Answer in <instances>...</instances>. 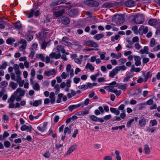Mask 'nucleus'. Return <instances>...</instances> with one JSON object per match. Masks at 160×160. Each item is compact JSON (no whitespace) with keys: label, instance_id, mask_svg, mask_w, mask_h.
<instances>
[{"label":"nucleus","instance_id":"1","mask_svg":"<svg viewBox=\"0 0 160 160\" xmlns=\"http://www.w3.org/2000/svg\"><path fill=\"white\" fill-rule=\"evenodd\" d=\"M16 96V101L19 102L21 100L22 97L25 94V91L22 90L20 88H18L17 89L16 91L14 93Z\"/></svg>","mask_w":160,"mask_h":160},{"label":"nucleus","instance_id":"2","mask_svg":"<svg viewBox=\"0 0 160 160\" xmlns=\"http://www.w3.org/2000/svg\"><path fill=\"white\" fill-rule=\"evenodd\" d=\"M113 20L117 24H121L124 21V18L122 15H115L114 17L113 18Z\"/></svg>","mask_w":160,"mask_h":160},{"label":"nucleus","instance_id":"3","mask_svg":"<svg viewBox=\"0 0 160 160\" xmlns=\"http://www.w3.org/2000/svg\"><path fill=\"white\" fill-rule=\"evenodd\" d=\"M134 22L137 24H141L144 21V17L142 14H138L135 15L133 19Z\"/></svg>","mask_w":160,"mask_h":160},{"label":"nucleus","instance_id":"4","mask_svg":"<svg viewBox=\"0 0 160 160\" xmlns=\"http://www.w3.org/2000/svg\"><path fill=\"white\" fill-rule=\"evenodd\" d=\"M47 32L45 31H42L37 35V37L38 39L42 41H45V39L47 36Z\"/></svg>","mask_w":160,"mask_h":160},{"label":"nucleus","instance_id":"5","mask_svg":"<svg viewBox=\"0 0 160 160\" xmlns=\"http://www.w3.org/2000/svg\"><path fill=\"white\" fill-rule=\"evenodd\" d=\"M84 43V45L94 48L98 47V44L96 42L92 40H85Z\"/></svg>","mask_w":160,"mask_h":160},{"label":"nucleus","instance_id":"6","mask_svg":"<svg viewBox=\"0 0 160 160\" xmlns=\"http://www.w3.org/2000/svg\"><path fill=\"white\" fill-rule=\"evenodd\" d=\"M69 39V38L67 37H63L62 38V39L60 41V42L62 44L65 46L68 47H71L72 46V44L71 42L68 41Z\"/></svg>","mask_w":160,"mask_h":160},{"label":"nucleus","instance_id":"7","mask_svg":"<svg viewBox=\"0 0 160 160\" xmlns=\"http://www.w3.org/2000/svg\"><path fill=\"white\" fill-rule=\"evenodd\" d=\"M80 106H81L82 108L84 107V104L83 103H81L76 105H70L68 107V109L69 110V111L72 112L74 109H77Z\"/></svg>","mask_w":160,"mask_h":160},{"label":"nucleus","instance_id":"8","mask_svg":"<svg viewBox=\"0 0 160 160\" xmlns=\"http://www.w3.org/2000/svg\"><path fill=\"white\" fill-rule=\"evenodd\" d=\"M22 45L19 47V50L21 51L24 50L26 47L27 45V42L25 39H22L19 42Z\"/></svg>","mask_w":160,"mask_h":160},{"label":"nucleus","instance_id":"9","mask_svg":"<svg viewBox=\"0 0 160 160\" xmlns=\"http://www.w3.org/2000/svg\"><path fill=\"white\" fill-rule=\"evenodd\" d=\"M148 30L147 27L141 26L139 29V33L140 35H142L143 33L146 34Z\"/></svg>","mask_w":160,"mask_h":160},{"label":"nucleus","instance_id":"10","mask_svg":"<svg viewBox=\"0 0 160 160\" xmlns=\"http://www.w3.org/2000/svg\"><path fill=\"white\" fill-rule=\"evenodd\" d=\"M56 73V71L55 69H53L51 70L46 71L44 72V75L48 77H50L55 75Z\"/></svg>","mask_w":160,"mask_h":160},{"label":"nucleus","instance_id":"11","mask_svg":"<svg viewBox=\"0 0 160 160\" xmlns=\"http://www.w3.org/2000/svg\"><path fill=\"white\" fill-rule=\"evenodd\" d=\"M142 75L144 78L143 81L144 82H147L148 79L149 77H150L152 76V74L151 72H143Z\"/></svg>","mask_w":160,"mask_h":160},{"label":"nucleus","instance_id":"12","mask_svg":"<svg viewBox=\"0 0 160 160\" xmlns=\"http://www.w3.org/2000/svg\"><path fill=\"white\" fill-rule=\"evenodd\" d=\"M99 4L98 2L93 0H89L87 2V5L92 7H97L98 6Z\"/></svg>","mask_w":160,"mask_h":160},{"label":"nucleus","instance_id":"13","mask_svg":"<svg viewBox=\"0 0 160 160\" xmlns=\"http://www.w3.org/2000/svg\"><path fill=\"white\" fill-rule=\"evenodd\" d=\"M32 127L30 125L27 126L25 125H23L21 127L20 129L22 131L26 130L28 132H30L32 130Z\"/></svg>","mask_w":160,"mask_h":160},{"label":"nucleus","instance_id":"14","mask_svg":"<svg viewBox=\"0 0 160 160\" xmlns=\"http://www.w3.org/2000/svg\"><path fill=\"white\" fill-rule=\"evenodd\" d=\"M135 64L136 66H139L141 65V58L140 56H134Z\"/></svg>","mask_w":160,"mask_h":160},{"label":"nucleus","instance_id":"15","mask_svg":"<svg viewBox=\"0 0 160 160\" xmlns=\"http://www.w3.org/2000/svg\"><path fill=\"white\" fill-rule=\"evenodd\" d=\"M63 24L65 25L68 24L70 22V20L68 18L66 17H62L59 20Z\"/></svg>","mask_w":160,"mask_h":160},{"label":"nucleus","instance_id":"16","mask_svg":"<svg viewBox=\"0 0 160 160\" xmlns=\"http://www.w3.org/2000/svg\"><path fill=\"white\" fill-rule=\"evenodd\" d=\"M77 147V145H72L70 146L66 154L67 155H68L70 154L72 152H73V151L76 149Z\"/></svg>","mask_w":160,"mask_h":160},{"label":"nucleus","instance_id":"17","mask_svg":"<svg viewBox=\"0 0 160 160\" xmlns=\"http://www.w3.org/2000/svg\"><path fill=\"white\" fill-rule=\"evenodd\" d=\"M47 124V122H44L42 127H41L40 126H38L37 128V129L41 132H43L46 129Z\"/></svg>","mask_w":160,"mask_h":160},{"label":"nucleus","instance_id":"18","mask_svg":"<svg viewBox=\"0 0 160 160\" xmlns=\"http://www.w3.org/2000/svg\"><path fill=\"white\" fill-rule=\"evenodd\" d=\"M158 23V20L155 19H151L148 21V24L151 26H155Z\"/></svg>","mask_w":160,"mask_h":160},{"label":"nucleus","instance_id":"19","mask_svg":"<svg viewBox=\"0 0 160 160\" xmlns=\"http://www.w3.org/2000/svg\"><path fill=\"white\" fill-rule=\"evenodd\" d=\"M116 86L118 87V88L125 91L128 88V85L126 83H124L122 85L117 84Z\"/></svg>","mask_w":160,"mask_h":160},{"label":"nucleus","instance_id":"20","mask_svg":"<svg viewBox=\"0 0 160 160\" xmlns=\"http://www.w3.org/2000/svg\"><path fill=\"white\" fill-rule=\"evenodd\" d=\"M65 10L62 9L58 11H54L53 14L56 17H58L62 16L65 12Z\"/></svg>","mask_w":160,"mask_h":160},{"label":"nucleus","instance_id":"21","mask_svg":"<svg viewBox=\"0 0 160 160\" xmlns=\"http://www.w3.org/2000/svg\"><path fill=\"white\" fill-rule=\"evenodd\" d=\"M56 49L57 51V52H61L62 53H65V50L64 49V47L62 45H58L56 47Z\"/></svg>","mask_w":160,"mask_h":160},{"label":"nucleus","instance_id":"22","mask_svg":"<svg viewBox=\"0 0 160 160\" xmlns=\"http://www.w3.org/2000/svg\"><path fill=\"white\" fill-rule=\"evenodd\" d=\"M71 128L72 126L71 125L66 127L65 128L64 130L65 135L67 133L69 134L71 133L72 132Z\"/></svg>","mask_w":160,"mask_h":160},{"label":"nucleus","instance_id":"23","mask_svg":"<svg viewBox=\"0 0 160 160\" xmlns=\"http://www.w3.org/2000/svg\"><path fill=\"white\" fill-rule=\"evenodd\" d=\"M135 2L132 0H128L125 3L126 6L129 7H133L135 5Z\"/></svg>","mask_w":160,"mask_h":160},{"label":"nucleus","instance_id":"24","mask_svg":"<svg viewBox=\"0 0 160 160\" xmlns=\"http://www.w3.org/2000/svg\"><path fill=\"white\" fill-rule=\"evenodd\" d=\"M118 73V72L115 67L110 72L109 74V76L113 78L114 77V76Z\"/></svg>","mask_w":160,"mask_h":160},{"label":"nucleus","instance_id":"25","mask_svg":"<svg viewBox=\"0 0 160 160\" xmlns=\"http://www.w3.org/2000/svg\"><path fill=\"white\" fill-rule=\"evenodd\" d=\"M146 119L144 118L143 117L139 121V124L141 127H143L145 126L146 124Z\"/></svg>","mask_w":160,"mask_h":160},{"label":"nucleus","instance_id":"26","mask_svg":"<svg viewBox=\"0 0 160 160\" xmlns=\"http://www.w3.org/2000/svg\"><path fill=\"white\" fill-rule=\"evenodd\" d=\"M132 75H131L130 73H128L125 75V77L124 78L123 82H126L129 80L132 77Z\"/></svg>","mask_w":160,"mask_h":160},{"label":"nucleus","instance_id":"27","mask_svg":"<svg viewBox=\"0 0 160 160\" xmlns=\"http://www.w3.org/2000/svg\"><path fill=\"white\" fill-rule=\"evenodd\" d=\"M55 94L53 92H51L50 93L49 98L50 99V102L52 104H53L55 102V98L54 97Z\"/></svg>","mask_w":160,"mask_h":160},{"label":"nucleus","instance_id":"28","mask_svg":"<svg viewBox=\"0 0 160 160\" xmlns=\"http://www.w3.org/2000/svg\"><path fill=\"white\" fill-rule=\"evenodd\" d=\"M85 68L86 69H89L91 71H93L94 70V67L92 66V65L90 64L89 63H87L85 67Z\"/></svg>","mask_w":160,"mask_h":160},{"label":"nucleus","instance_id":"29","mask_svg":"<svg viewBox=\"0 0 160 160\" xmlns=\"http://www.w3.org/2000/svg\"><path fill=\"white\" fill-rule=\"evenodd\" d=\"M110 111L114 113L116 115H118L120 113V112L118 110L116 109V108H110Z\"/></svg>","mask_w":160,"mask_h":160},{"label":"nucleus","instance_id":"30","mask_svg":"<svg viewBox=\"0 0 160 160\" xmlns=\"http://www.w3.org/2000/svg\"><path fill=\"white\" fill-rule=\"evenodd\" d=\"M121 53H118L117 54H115L113 53H112L110 54V56L112 57L113 58H115L116 59H118L121 58Z\"/></svg>","mask_w":160,"mask_h":160},{"label":"nucleus","instance_id":"31","mask_svg":"<svg viewBox=\"0 0 160 160\" xmlns=\"http://www.w3.org/2000/svg\"><path fill=\"white\" fill-rule=\"evenodd\" d=\"M104 35L102 34H97L94 36L93 38L98 40L104 37Z\"/></svg>","mask_w":160,"mask_h":160},{"label":"nucleus","instance_id":"32","mask_svg":"<svg viewBox=\"0 0 160 160\" xmlns=\"http://www.w3.org/2000/svg\"><path fill=\"white\" fill-rule=\"evenodd\" d=\"M42 103L41 100H35L33 103V105L34 107H37L39 105H40Z\"/></svg>","mask_w":160,"mask_h":160},{"label":"nucleus","instance_id":"33","mask_svg":"<svg viewBox=\"0 0 160 160\" xmlns=\"http://www.w3.org/2000/svg\"><path fill=\"white\" fill-rule=\"evenodd\" d=\"M16 96L15 95H12L10 98L8 100V102H13L14 100H16Z\"/></svg>","mask_w":160,"mask_h":160},{"label":"nucleus","instance_id":"34","mask_svg":"<svg viewBox=\"0 0 160 160\" xmlns=\"http://www.w3.org/2000/svg\"><path fill=\"white\" fill-rule=\"evenodd\" d=\"M116 68L118 72H119L121 70L124 71L126 69V67L125 65L117 66L116 67Z\"/></svg>","mask_w":160,"mask_h":160},{"label":"nucleus","instance_id":"35","mask_svg":"<svg viewBox=\"0 0 160 160\" xmlns=\"http://www.w3.org/2000/svg\"><path fill=\"white\" fill-rule=\"evenodd\" d=\"M9 86L12 89H15L17 88L18 84L13 82H12L10 83Z\"/></svg>","mask_w":160,"mask_h":160},{"label":"nucleus","instance_id":"36","mask_svg":"<svg viewBox=\"0 0 160 160\" xmlns=\"http://www.w3.org/2000/svg\"><path fill=\"white\" fill-rule=\"evenodd\" d=\"M33 89L36 91H38L40 89V87L38 82H36L33 86Z\"/></svg>","mask_w":160,"mask_h":160},{"label":"nucleus","instance_id":"37","mask_svg":"<svg viewBox=\"0 0 160 160\" xmlns=\"http://www.w3.org/2000/svg\"><path fill=\"white\" fill-rule=\"evenodd\" d=\"M112 5L110 3L106 2L103 5V8H109L112 7Z\"/></svg>","mask_w":160,"mask_h":160},{"label":"nucleus","instance_id":"38","mask_svg":"<svg viewBox=\"0 0 160 160\" xmlns=\"http://www.w3.org/2000/svg\"><path fill=\"white\" fill-rule=\"evenodd\" d=\"M36 57L37 58L40 59L43 62L45 61V58L43 54H38L37 55Z\"/></svg>","mask_w":160,"mask_h":160},{"label":"nucleus","instance_id":"39","mask_svg":"<svg viewBox=\"0 0 160 160\" xmlns=\"http://www.w3.org/2000/svg\"><path fill=\"white\" fill-rule=\"evenodd\" d=\"M144 150L146 154H148L150 153V150L149 148L148 145H145L144 146Z\"/></svg>","mask_w":160,"mask_h":160},{"label":"nucleus","instance_id":"40","mask_svg":"<svg viewBox=\"0 0 160 160\" xmlns=\"http://www.w3.org/2000/svg\"><path fill=\"white\" fill-rule=\"evenodd\" d=\"M15 42V40L14 39H12L11 38H8L6 40L7 43L10 45L12 44L14 42Z\"/></svg>","mask_w":160,"mask_h":160},{"label":"nucleus","instance_id":"41","mask_svg":"<svg viewBox=\"0 0 160 160\" xmlns=\"http://www.w3.org/2000/svg\"><path fill=\"white\" fill-rule=\"evenodd\" d=\"M8 83L6 81H3L0 83V87L3 88L7 86Z\"/></svg>","mask_w":160,"mask_h":160},{"label":"nucleus","instance_id":"42","mask_svg":"<svg viewBox=\"0 0 160 160\" xmlns=\"http://www.w3.org/2000/svg\"><path fill=\"white\" fill-rule=\"evenodd\" d=\"M26 39L28 41H31L33 38V37L32 35H29L27 33L26 34Z\"/></svg>","mask_w":160,"mask_h":160},{"label":"nucleus","instance_id":"43","mask_svg":"<svg viewBox=\"0 0 160 160\" xmlns=\"http://www.w3.org/2000/svg\"><path fill=\"white\" fill-rule=\"evenodd\" d=\"M42 44H41V48L42 49H45L48 44L49 42H45V41H42Z\"/></svg>","mask_w":160,"mask_h":160},{"label":"nucleus","instance_id":"44","mask_svg":"<svg viewBox=\"0 0 160 160\" xmlns=\"http://www.w3.org/2000/svg\"><path fill=\"white\" fill-rule=\"evenodd\" d=\"M90 119L94 122L98 121V118L94 115H91L89 117Z\"/></svg>","mask_w":160,"mask_h":160},{"label":"nucleus","instance_id":"45","mask_svg":"<svg viewBox=\"0 0 160 160\" xmlns=\"http://www.w3.org/2000/svg\"><path fill=\"white\" fill-rule=\"evenodd\" d=\"M4 145L5 148H9L11 145V143L8 141H5L4 142Z\"/></svg>","mask_w":160,"mask_h":160},{"label":"nucleus","instance_id":"46","mask_svg":"<svg viewBox=\"0 0 160 160\" xmlns=\"http://www.w3.org/2000/svg\"><path fill=\"white\" fill-rule=\"evenodd\" d=\"M112 92L114 93L117 96H119L121 93L122 92L120 90H114L112 91Z\"/></svg>","mask_w":160,"mask_h":160},{"label":"nucleus","instance_id":"47","mask_svg":"<svg viewBox=\"0 0 160 160\" xmlns=\"http://www.w3.org/2000/svg\"><path fill=\"white\" fill-rule=\"evenodd\" d=\"M43 156L45 158H49L50 156L49 151L48 150L46 151L44 154L43 155Z\"/></svg>","mask_w":160,"mask_h":160},{"label":"nucleus","instance_id":"48","mask_svg":"<svg viewBox=\"0 0 160 160\" xmlns=\"http://www.w3.org/2000/svg\"><path fill=\"white\" fill-rule=\"evenodd\" d=\"M38 47V44L36 43H34L32 45L31 48L32 50L34 51L36 50V48Z\"/></svg>","mask_w":160,"mask_h":160},{"label":"nucleus","instance_id":"49","mask_svg":"<svg viewBox=\"0 0 160 160\" xmlns=\"http://www.w3.org/2000/svg\"><path fill=\"white\" fill-rule=\"evenodd\" d=\"M141 70V69L140 68H136L133 69V68H131L130 71L131 72H140Z\"/></svg>","mask_w":160,"mask_h":160},{"label":"nucleus","instance_id":"50","mask_svg":"<svg viewBox=\"0 0 160 160\" xmlns=\"http://www.w3.org/2000/svg\"><path fill=\"white\" fill-rule=\"evenodd\" d=\"M127 61V60L125 58L120 59L118 60V62L119 64H123Z\"/></svg>","mask_w":160,"mask_h":160},{"label":"nucleus","instance_id":"51","mask_svg":"<svg viewBox=\"0 0 160 160\" xmlns=\"http://www.w3.org/2000/svg\"><path fill=\"white\" fill-rule=\"evenodd\" d=\"M7 63L6 62H3L2 65H0V69H5L7 66Z\"/></svg>","mask_w":160,"mask_h":160},{"label":"nucleus","instance_id":"52","mask_svg":"<svg viewBox=\"0 0 160 160\" xmlns=\"http://www.w3.org/2000/svg\"><path fill=\"white\" fill-rule=\"evenodd\" d=\"M150 123L151 124L152 126H153L157 125L158 124V122L156 120L154 119L150 120Z\"/></svg>","mask_w":160,"mask_h":160},{"label":"nucleus","instance_id":"53","mask_svg":"<svg viewBox=\"0 0 160 160\" xmlns=\"http://www.w3.org/2000/svg\"><path fill=\"white\" fill-rule=\"evenodd\" d=\"M78 88L79 89H82L83 90H84L88 89V86L86 85H83L81 86H79Z\"/></svg>","mask_w":160,"mask_h":160},{"label":"nucleus","instance_id":"54","mask_svg":"<svg viewBox=\"0 0 160 160\" xmlns=\"http://www.w3.org/2000/svg\"><path fill=\"white\" fill-rule=\"evenodd\" d=\"M21 25L20 22H17L14 25V27L17 28H21Z\"/></svg>","mask_w":160,"mask_h":160},{"label":"nucleus","instance_id":"55","mask_svg":"<svg viewBox=\"0 0 160 160\" xmlns=\"http://www.w3.org/2000/svg\"><path fill=\"white\" fill-rule=\"evenodd\" d=\"M155 39L153 38H152L151 39L150 42V46L151 47H153L155 44Z\"/></svg>","mask_w":160,"mask_h":160},{"label":"nucleus","instance_id":"56","mask_svg":"<svg viewBox=\"0 0 160 160\" xmlns=\"http://www.w3.org/2000/svg\"><path fill=\"white\" fill-rule=\"evenodd\" d=\"M134 119H130L128 122L127 123V126L128 127H129L131 126V123L134 121Z\"/></svg>","mask_w":160,"mask_h":160},{"label":"nucleus","instance_id":"57","mask_svg":"<svg viewBox=\"0 0 160 160\" xmlns=\"http://www.w3.org/2000/svg\"><path fill=\"white\" fill-rule=\"evenodd\" d=\"M106 54V52H103L102 54L99 53V54L100 55V58L101 60H104L105 58V55Z\"/></svg>","mask_w":160,"mask_h":160},{"label":"nucleus","instance_id":"58","mask_svg":"<svg viewBox=\"0 0 160 160\" xmlns=\"http://www.w3.org/2000/svg\"><path fill=\"white\" fill-rule=\"evenodd\" d=\"M80 80V79L79 78L75 77L73 78V81L74 83L77 84L78 83Z\"/></svg>","mask_w":160,"mask_h":160},{"label":"nucleus","instance_id":"59","mask_svg":"<svg viewBox=\"0 0 160 160\" xmlns=\"http://www.w3.org/2000/svg\"><path fill=\"white\" fill-rule=\"evenodd\" d=\"M9 103L8 108H15V104L13 102H8Z\"/></svg>","mask_w":160,"mask_h":160},{"label":"nucleus","instance_id":"60","mask_svg":"<svg viewBox=\"0 0 160 160\" xmlns=\"http://www.w3.org/2000/svg\"><path fill=\"white\" fill-rule=\"evenodd\" d=\"M34 13V10L33 9H31L30 13H29L28 15V17L29 18H31L32 17Z\"/></svg>","mask_w":160,"mask_h":160},{"label":"nucleus","instance_id":"61","mask_svg":"<svg viewBox=\"0 0 160 160\" xmlns=\"http://www.w3.org/2000/svg\"><path fill=\"white\" fill-rule=\"evenodd\" d=\"M132 53V52L131 51H124V55L125 56H127L128 55H130Z\"/></svg>","mask_w":160,"mask_h":160},{"label":"nucleus","instance_id":"62","mask_svg":"<svg viewBox=\"0 0 160 160\" xmlns=\"http://www.w3.org/2000/svg\"><path fill=\"white\" fill-rule=\"evenodd\" d=\"M35 53V51L34 50H32L29 54V57L31 58H32L34 57Z\"/></svg>","mask_w":160,"mask_h":160},{"label":"nucleus","instance_id":"63","mask_svg":"<svg viewBox=\"0 0 160 160\" xmlns=\"http://www.w3.org/2000/svg\"><path fill=\"white\" fill-rule=\"evenodd\" d=\"M153 103V100L152 99H150L148 100L146 102V104L149 105H152Z\"/></svg>","mask_w":160,"mask_h":160},{"label":"nucleus","instance_id":"64","mask_svg":"<svg viewBox=\"0 0 160 160\" xmlns=\"http://www.w3.org/2000/svg\"><path fill=\"white\" fill-rule=\"evenodd\" d=\"M142 62L143 63H146L149 61V59L147 58H144L142 60Z\"/></svg>","mask_w":160,"mask_h":160}]
</instances>
